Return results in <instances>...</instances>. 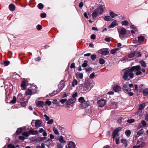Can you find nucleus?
I'll list each match as a JSON object with an SVG mask.
<instances>
[{"label":"nucleus","instance_id":"obj_1","mask_svg":"<svg viewBox=\"0 0 148 148\" xmlns=\"http://www.w3.org/2000/svg\"><path fill=\"white\" fill-rule=\"evenodd\" d=\"M133 71L136 72L135 74L136 75H139L142 74V71L144 73H145V70L144 69H141L140 66L139 65L133 66L130 69L126 68L122 71V73H123V78L125 80L127 79L129 76L131 78H133L134 75Z\"/></svg>","mask_w":148,"mask_h":148},{"label":"nucleus","instance_id":"obj_2","mask_svg":"<svg viewBox=\"0 0 148 148\" xmlns=\"http://www.w3.org/2000/svg\"><path fill=\"white\" fill-rule=\"evenodd\" d=\"M95 85L94 82L91 83L88 82H85L84 86L82 88L81 90L84 92H88Z\"/></svg>","mask_w":148,"mask_h":148},{"label":"nucleus","instance_id":"obj_3","mask_svg":"<svg viewBox=\"0 0 148 148\" xmlns=\"http://www.w3.org/2000/svg\"><path fill=\"white\" fill-rule=\"evenodd\" d=\"M79 101L81 103L80 105V107L83 108H86L89 106V102L85 100L83 97H80L79 99Z\"/></svg>","mask_w":148,"mask_h":148},{"label":"nucleus","instance_id":"obj_4","mask_svg":"<svg viewBox=\"0 0 148 148\" xmlns=\"http://www.w3.org/2000/svg\"><path fill=\"white\" fill-rule=\"evenodd\" d=\"M128 85V83L124 84L122 88L123 90L125 93L128 94L130 96H132L133 95V93L131 92V89L129 88Z\"/></svg>","mask_w":148,"mask_h":148},{"label":"nucleus","instance_id":"obj_5","mask_svg":"<svg viewBox=\"0 0 148 148\" xmlns=\"http://www.w3.org/2000/svg\"><path fill=\"white\" fill-rule=\"evenodd\" d=\"M118 32L120 37L122 39L124 38L125 35L126 33V30L124 28L122 27L121 29H118Z\"/></svg>","mask_w":148,"mask_h":148},{"label":"nucleus","instance_id":"obj_6","mask_svg":"<svg viewBox=\"0 0 148 148\" xmlns=\"http://www.w3.org/2000/svg\"><path fill=\"white\" fill-rule=\"evenodd\" d=\"M34 123H35V127H39L42 124V121L40 120H33L31 124L32 125H33Z\"/></svg>","mask_w":148,"mask_h":148},{"label":"nucleus","instance_id":"obj_7","mask_svg":"<svg viewBox=\"0 0 148 148\" xmlns=\"http://www.w3.org/2000/svg\"><path fill=\"white\" fill-rule=\"evenodd\" d=\"M106 102V100L103 99H101L97 101V103L100 107H102L104 106L105 105Z\"/></svg>","mask_w":148,"mask_h":148},{"label":"nucleus","instance_id":"obj_8","mask_svg":"<svg viewBox=\"0 0 148 148\" xmlns=\"http://www.w3.org/2000/svg\"><path fill=\"white\" fill-rule=\"evenodd\" d=\"M98 52L102 56L107 55L109 53V51L107 49H101Z\"/></svg>","mask_w":148,"mask_h":148},{"label":"nucleus","instance_id":"obj_9","mask_svg":"<svg viewBox=\"0 0 148 148\" xmlns=\"http://www.w3.org/2000/svg\"><path fill=\"white\" fill-rule=\"evenodd\" d=\"M105 8V7L104 5H100L97 8V9H96L97 10L99 14H101Z\"/></svg>","mask_w":148,"mask_h":148},{"label":"nucleus","instance_id":"obj_10","mask_svg":"<svg viewBox=\"0 0 148 148\" xmlns=\"http://www.w3.org/2000/svg\"><path fill=\"white\" fill-rule=\"evenodd\" d=\"M145 106V103H143L141 104L139 106V107L138 109V110L137 112L138 113L139 112L140 113L142 112V111L143 110Z\"/></svg>","mask_w":148,"mask_h":148},{"label":"nucleus","instance_id":"obj_11","mask_svg":"<svg viewBox=\"0 0 148 148\" xmlns=\"http://www.w3.org/2000/svg\"><path fill=\"white\" fill-rule=\"evenodd\" d=\"M76 101V98H72L67 101V103L68 105H71L75 103Z\"/></svg>","mask_w":148,"mask_h":148},{"label":"nucleus","instance_id":"obj_12","mask_svg":"<svg viewBox=\"0 0 148 148\" xmlns=\"http://www.w3.org/2000/svg\"><path fill=\"white\" fill-rule=\"evenodd\" d=\"M121 89V87L118 85L115 86L113 88V90L115 92H118L120 91Z\"/></svg>","mask_w":148,"mask_h":148},{"label":"nucleus","instance_id":"obj_13","mask_svg":"<svg viewBox=\"0 0 148 148\" xmlns=\"http://www.w3.org/2000/svg\"><path fill=\"white\" fill-rule=\"evenodd\" d=\"M98 14H99L98 12L96 9L92 14V16L93 18H95L98 16Z\"/></svg>","mask_w":148,"mask_h":148},{"label":"nucleus","instance_id":"obj_14","mask_svg":"<svg viewBox=\"0 0 148 148\" xmlns=\"http://www.w3.org/2000/svg\"><path fill=\"white\" fill-rule=\"evenodd\" d=\"M118 25L116 21H113L111 24L108 27L110 28L114 27L115 26Z\"/></svg>","mask_w":148,"mask_h":148},{"label":"nucleus","instance_id":"obj_15","mask_svg":"<svg viewBox=\"0 0 148 148\" xmlns=\"http://www.w3.org/2000/svg\"><path fill=\"white\" fill-rule=\"evenodd\" d=\"M36 104L39 107H43L44 103V102L42 101H38L36 102Z\"/></svg>","mask_w":148,"mask_h":148},{"label":"nucleus","instance_id":"obj_16","mask_svg":"<svg viewBox=\"0 0 148 148\" xmlns=\"http://www.w3.org/2000/svg\"><path fill=\"white\" fill-rule=\"evenodd\" d=\"M29 132L30 133V134H32L33 135H36L38 134V131L34 130L33 129L29 130Z\"/></svg>","mask_w":148,"mask_h":148},{"label":"nucleus","instance_id":"obj_17","mask_svg":"<svg viewBox=\"0 0 148 148\" xmlns=\"http://www.w3.org/2000/svg\"><path fill=\"white\" fill-rule=\"evenodd\" d=\"M59 140L60 143L64 145V144L66 142V141L64 140V138L62 136H60L59 137V138L57 139Z\"/></svg>","mask_w":148,"mask_h":148},{"label":"nucleus","instance_id":"obj_18","mask_svg":"<svg viewBox=\"0 0 148 148\" xmlns=\"http://www.w3.org/2000/svg\"><path fill=\"white\" fill-rule=\"evenodd\" d=\"M68 147L69 148H75V145L74 143L70 142L69 144Z\"/></svg>","mask_w":148,"mask_h":148},{"label":"nucleus","instance_id":"obj_19","mask_svg":"<svg viewBox=\"0 0 148 148\" xmlns=\"http://www.w3.org/2000/svg\"><path fill=\"white\" fill-rule=\"evenodd\" d=\"M10 10L11 11H14L15 9V6L12 4H10L9 6Z\"/></svg>","mask_w":148,"mask_h":148},{"label":"nucleus","instance_id":"obj_20","mask_svg":"<svg viewBox=\"0 0 148 148\" xmlns=\"http://www.w3.org/2000/svg\"><path fill=\"white\" fill-rule=\"evenodd\" d=\"M121 142L124 144L125 147H126L127 146V142L126 139H123L121 140Z\"/></svg>","mask_w":148,"mask_h":148},{"label":"nucleus","instance_id":"obj_21","mask_svg":"<svg viewBox=\"0 0 148 148\" xmlns=\"http://www.w3.org/2000/svg\"><path fill=\"white\" fill-rule=\"evenodd\" d=\"M144 39V37L142 36H141L138 37V41L139 42H142Z\"/></svg>","mask_w":148,"mask_h":148},{"label":"nucleus","instance_id":"obj_22","mask_svg":"<svg viewBox=\"0 0 148 148\" xmlns=\"http://www.w3.org/2000/svg\"><path fill=\"white\" fill-rule=\"evenodd\" d=\"M118 129L115 130L113 133V138H115L116 136L118 135Z\"/></svg>","mask_w":148,"mask_h":148},{"label":"nucleus","instance_id":"obj_23","mask_svg":"<svg viewBox=\"0 0 148 148\" xmlns=\"http://www.w3.org/2000/svg\"><path fill=\"white\" fill-rule=\"evenodd\" d=\"M26 95H31L32 94V91L31 89H28L25 92Z\"/></svg>","mask_w":148,"mask_h":148},{"label":"nucleus","instance_id":"obj_24","mask_svg":"<svg viewBox=\"0 0 148 148\" xmlns=\"http://www.w3.org/2000/svg\"><path fill=\"white\" fill-rule=\"evenodd\" d=\"M45 143L47 144V145H52L53 144V142L52 140L51 139H49L48 140L45 141Z\"/></svg>","mask_w":148,"mask_h":148},{"label":"nucleus","instance_id":"obj_25","mask_svg":"<svg viewBox=\"0 0 148 148\" xmlns=\"http://www.w3.org/2000/svg\"><path fill=\"white\" fill-rule=\"evenodd\" d=\"M21 86L22 87V90H25L26 88V86L25 82V81H23L21 84Z\"/></svg>","mask_w":148,"mask_h":148},{"label":"nucleus","instance_id":"obj_26","mask_svg":"<svg viewBox=\"0 0 148 148\" xmlns=\"http://www.w3.org/2000/svg\"><path fill=\"white\" fill-rule=\"evenodd\" d=\"M53 131L55 134L57 135H59L60 134L59 132L58 131L57 129L55 127H53Z\"/></svg>","mask_w":148,"mask_h":148},{"label":"nucleus","instance_id":"obj_27","mask_svg":"<svg viewBox=\"0 0 148 148\" xmlns=\"http://www.w3.org/2000/svg\"><path fill=\"white\" fill-rule=\"evenodd\" d=\"M119 49H120L119 48L114 49L112 50L111 52L112 54H114L117 51H119Z\"/></svg>","mask_w":148,"mask_h":148},{"label":"nucleus","instance_id":"obj_28","mask_svg":"<svg viewBox=\"0 0 148 148\" xmlns=\"http://www.w3.org/2000/svg\"><path fill=\"white\" fill-rule=\"evenodd\" d=\"M143 93L144 95L147 96L148 95V88H147L143 90Z\"/></svg>","mask_w":148,"mask_h":148},{"label":"nucleus","instance_id":"obj_29","mask_svg":"<svg viewBox=\"0 0 148 148\" xmlns=\"http://www.w3.org/2000/svg\"><path fill=\"white\" fill-rule=\"evenodd\" d=\"M122 24L123 25L127 26L129 25L128 22L127 21H124L122 22Z\"/></svg>","mask_w":148,"mask_h":148},{"label":"nucleus","instance_id":"obj_30","mask_svg":"<svg viewBox=\"0 0 148 148\" xmlns=\"http://www.w3.org/2000/svg\"><path fill=\"white\" fill-rule=\"evenodd\" d=\"M30 134L29 131L28 132H25L22 133V135L26 137L28 136Z\"/></svg>","mask_w":148,"mask_h":148},{"label":"nucleus","instance_id":"obj_31","mask_svg":"<svg viewBox=\"0 0 148 148\" xmlns=\"http://www.w3.org/2000/svg\"><path fill=\"white\" fill-rule=\"evenodd\" d=\"M16 97L15 96H14L13 97L12 100L10 102V103L12 104L15 103L16 102Z\"/></svg>","mask_w":148,"mask_h":148},{"label":"nucleus","instance_id":"obj_32","mask_svg":"<svg viewBox=\"0 0 148 148\" xmlns=\"http://www.w3.org/2000/svg\"><path fill=\"white\" fill-rule=\"evenodd\" d=\"M77 81L75 79L72 82V86L73 87H74L75 85H77L78 84Z\"/></svg>","mask_w":148,"mask_h":148},{"label":"nucleus","instance_id":"obj_33","mask_svg":"<svg viewBox=\"0 0 148 148\" xmlns=\"http://www.w3.org/2000/svg\"><path fill=\"white\" fill-rule=\"evenodd\" d=\"M76 76L77 77L81 79H82L83 77V74L79 73H77Z\"/></svg>","mask_w":148,"mask_h":148},{"label":"nucleus","instance_id":"obj_34","mask_svg":"<svg viewBox=\"0 0 148 148\" xmlns=\"http://www.w3.org/2000/svg\"><path fill=\"white\" fill-rule=\"evenodd\" d=\"M57 148H63V147L64 145L59 143H57Z\"/></svg>","mask_w":148,"mask_h":148},{"label":"nucleus","instance_id":"obj_35","mask_svg":"<svg viewBox=\"0 0 148 148\" xmlns=\"http://www.w3.org/2000/svg\"><path fill=\"white\" fill-rule=\"evenodd\" d=\"M110 15L112 17V18H114L116 16H117V14H115L113 12H110Z\"/></svg>","mask_w":148,"mask_h":148},{"label":"nucleus","instance_id":"obj_36","mask_svg":"<svg viewBox=\"0 0 148 148\" xmlns=\"http://www.w3.org/2000/svg\"><path fill=\"white\" fill-rule=\"evenodd\" d=\"M103 18L106 21H110L111 19L110 17L109 16H106L103 17Z\"/></svg>","mask_w":148,"mask_h":148},{"label":"nucleus","instance_id":"obj_37","mask_svg":"<svg viewBox=\"0 0 148 148\" xmlns=\"http://www.w3.org/2000/svg\"><path fill=\"white\" fill-rule=\"evenodd\" d=\"M135 54L134 52H132L128 56L129 58H131L135 57Z\"/></svg>","mask_w":148,"mask_h":148},{"label":"nucleus","instance_id":"obj_38","mask_svg":"<svg viewBox=\"0 0 148 148\" xmlns=\"http://www.w3.org/2000/svg\"><path fill=\"white\" fill-rule=\"evenodd\" d=\"M61 82L60 84L58 86V89H60L61 90L64 88L63 85L61 84Z\"/></svg>","mask_w":148,"mask_h":148},{"label":"nucleus","instance_id":"obj_39","mask_svg":"<svg viewBox=\"0 0 148 148\" xmlns=\"http://www.w3.org/2000/svg\"><path fill=\"white\" fill-rule=\"evenodd\" d=\"M88 65V61L87 60H85L84 63L82 64V66L83 67H86Z\"/></svg>","mask_w":148,"mask_h":148},{"label":"nucleus","instance_id":"obj_40","mask_svg":"<svg viewBox=\"0 0 148 148\" xmlns=\"http://www.w3.org/2000/svg\"><path fill=\"white\" fill-rule=\"evenodd\" d=\"M22 131V129L20 127L17 129L16 131V133L17 134H19Z\"/></svg>","mask_w":148,"mask_h":148},{"label":"nucleus","instance_id":"obj_41","mask_svg":"<svg viewBox=\"0 0 148 148\" xmlns=\"http://www.w3.org/2000/svg\"><path fill=\"white\" fill-rule=\"evenodd\" d=\"M38 8L40 9H42L44 7V5L41 3L38 4Z\"/></svg>","mask_w":148,"mask_h":148},{"label":"nucleus","instance_id":"obj_42","mask_svg":"<svg viewBox=\"0 0 148 148\" xmlns=\"http://www.w3.org/2000/svg\"><path fill=\"white\" fill-rule=\"evenodd\" d=\"M135 54V56H136L137 57H139L141 56V55L140 53L139 52H134Z\"/></svg>","mask_w":148,"mask_h":148},{"label":"nucleus","instance_id":"obj_43","mask_svg":"<svg viewBox=\"0 0 148 148\" xmlns=\"http://www.w3.org/2000/svg\"><path fill=\"white\" fill-rule=\"evenodd\" d=\"M131 133V131L130 130H126L125 132V134L127 136H129L130 135Z\"/></svg>","mask_w":148,"mask_h":148},{"label":"nucleus","instance_id":"obj_44","mask_svg":"<svg viewBox=\"0 0 148 148\" xmlns=\"http://www.w3.org/2000/svg\"><path fill=\"white\" fill-rule=\"evenodd\" d=\"M105 61L104 60V59L102 58H100L99 59V62L101 64H103L105 63Z\"/></svg>","mask_w":148,"mask_h":148},{"label":"nucleus","instance_id":"obj_45","mask_svg":"<svg viewBox=\"0 0 148 148\" xmlns=\"http://www.w3.org/2000/svg\"><path fill=\"white\" fill-rule=\"evenodd\" d=\"M140 64H141L142 66L144 67H145L146 66V64L144 61H142L140 62Z\"/></svg>","mask_w":148,"mask_h":148},{"label":"nucleus","instance_id":"obj_46","mask_svg":"<svg viewBox=\"0 0 148 148\" xmlns=\"http://www.w3.org/2000/svg\"><path fill=\"white\" fill-rule=\"evenodd\" d=\"M134 121V119H128L127 121V122L130 123H131Z\"/></svg>","mask_w":148,"mask_h":148},{"label":"nucleus","instance_id":"obj_47","mask_svg":"<svg viewBox=\"0 0 148 148\" xmlns=\"http://www.w3.org/2000/svg\"><path fill=\"white\" fill-rule=\"evenodd\" d=\"M66 101L67 99H64L60 100V102L62 104H64Z\"/></svg>","mask_w":148,"mask_h":148},{"label":"nucleus","instance_id":"obj_48","mask_svg":"<svg viewBox=\"0 0 148 148\" xmlns=\"http://www.w3.org/2000/svg\"><path fill=\"white\" fill-rule=\"evenodd\" d=\"M53 122V119H51L49 120L47 122V123L48 124H52Z\"/></svg>","mask_w":148,"mask_h":148},{"label":"nucleus","instance_id":"obj_49","mask_svg":"<svg viewBox=\"0 0 148 148\" xmlns=\"http://www.w3.org/2000/svg\"><path fill=\"white\" fill-rule=\"evenodd\" d=\"M45 103L46 104L48 105V106H50L51 104V102L50 101L47 100L46 101Z\"/></svg>","mask_w":148,"mask_h":148},{"label":"nucleus","instance_id":"obj_50","mask_svg":"<svg viewBox=\"0 0 148 148\" xmlns=\"http://www.w3.org/2000/svg\"><path fill=\"white\" fill-rule=\"evenodd\" d=\"M95 76V73H91L89 76V77L90 79H92Z\"/></svg>","mask_w":148,"mask_h":148},{"label":"nucleus","instance_id":"obj_51","mask_svg":"<svg viewBox=\"0 0 148 148\" xmlns=\"http://www.w3.org/2000/svg\"><path fill=\"white\" fill-rule=\"evenodd\" d=\"M141 123L142 125L144 126H145L147 124L146 122L144 120L142 121L141 122Z\"/></svg>","mask_w":148,"mask_h":148},{"label":"nucleus","instance_id":"obj_52","mask_svg":"<svg viewBox=\"0 0 148 148\" xmlns=\"http://www.w3.org/2000/svg\"><path fill=\"white\" fill-rule=\"evenodd\" d=\"M8 148H15V146L12 144L8 145Z\"/></svg>","mask_w":148,"mask_h":148},{"label":"nucleus","instance_id":"obj_53","mask_svg":"<svg viewBox=\"0 0 148 148\" xmlns=\"http://www.w3.org/2000/svg\"><path fill=\"white\" fill-rule=\"evenodd\" d=\"M10 62L8 61H5L4 62V64L5 66H7L9 64Z\"/></svg>","mask_w":148,"mask_h":148},{"label":"nucleus","instance_id":"obj_54","mask_svg":"<svg viewBox=\"0 0 148 148\" xmlns=\"http://www.w3.org/2000/svg\"><path fill=\"white\" fill-rule=\"evenodd\" d=\"M77 93L75 92L72 95V98H75V97L77 96Z\"/></svg>","mask_w":148,"mask_h":148},{"label":"nucleus","instance_id":"obj_55","mask_svg":"<svg viewBox=\"0 0 148 148\" xmlns=\"http://www.w3.org/2000/svg\"><path fill=\"white\" fill-rule=\"evenodd\" d=\"M37 29L38 30H41L42 28V26L40 25H38L37 26Z\"/></svg>","mask_w":148,"mask_h":148},{"label":"nucleus","instance_id":"obj_56","mask_svg":"<svg viewBox=\"0 0 148 148\" xmlns=\"http://www.w3.org/2000/svg\"><path fill=\"white\" fill-rule=\"evenodd\" d=\"M41 16L42 18H45L46 16V14L45 13H43L41 14Z\"/></svg>","mask_w":148,"mask_h":148},{"label":"nucleus","instance_id":"obj_57","mask_svg":"<svg viewBox=\"0 0 148 148\" xmlns=\"http://www.w3.org/2000/svg\"><path fill=\"white\" fill-rule=\"evenodd\" d=\"M96 56L95 55H91V58L92 60H95L96 59Z\"/></svg>","mask_w":148,"mask_h":148},{"label":"nucleus","instance_id":"obj_58","mask_svg":"<svg viewBox=\"0 0 148 148\" xmlns=\"http://www.w3.org/2000/svg\"><path fill=\"white\" fill-rule=\"evenodd\" d=\"M21 103L22 106H26L27 104V102L25 101L23 102H21Z\"/></svg>","mask_w":148,"mask_h":148},{"label":"nucleus","instance_id":"obj_59","mask_svg":"<svg viewBox=\"0 0 148 148\" xmlns=\"http://www.w3.org/2000/svg\"><path fill=\"white\" fill-rule=\"evenodd\" d=\"M144 133L143 130V129H141L138 132V133H139L140 134H143Z\"/></svg>","mask_w":148,"mask_h":148},{"label":"nucleus","instance_id":"obj_60","mask_svg":"<svg viewBox=\"0 0 148 148\" xmlns=\"http://www.w3.org/2000/svg\"><path fill=\"white\" fill-rule=\"evenodd\" d=\"M130 27L134 29V30L137 31L136 27H135L134 25H131L130 26Z\"/></svg>","mask_w":148,"mask_h":148},{"label":"nucleus","instance_id":"obj_61","mask_svg":"<svg viewBox=\"0 0 148 148\" xmlns=\"http://www.w3.org/2000/svg\"><path fill=\"white\" fill-rule=\"evenodd\" d=\"M75 64L74 63H72L70 66V68L71 69L73 68H75Z\"/></svg>","mask_w":148,"mask_h":148},{"label":"nucleus","instance_id":"obj_62","mask_svg":"<svg viewBox=\"0 0 148 148\" xmlns=\"http://www.w3.org/2000/svg\"><path fill=\"white\" fill-rule=\"evenodd\" d=\"M96 38V36L94 34L92 35L91 36V38L92 39H95Z\"/></svg>","mask_w":148,"mask_h":148},{"label":"nucleus","instance_id":"obj_63","mask_svg":"<svg viewBox=\"0 0 148 148\" xmlns=\"http://www.w3.org/2000/svg\"><path fill=\"white\" fill-rule=\"evenodd\" d=\"M46 137H40L39 140H44L46 139Z\"/></svg>","mask_w":148,"mask_h":148},{"label":"nucleus","instance_id":"obj_64","mask_svg":"<svg viewBox=\"0 0 148 148\" xmlns=\"http://www.w3.org/2000/svg\"><path fill=\"white\" fill-rule=\"evenodd\" d=\"M44 117H45L46 119V121H48L49 119V117L46 114H45L44 115Z\"/></svg>","mask_w":148,"mask_h":148}]
</instances>
